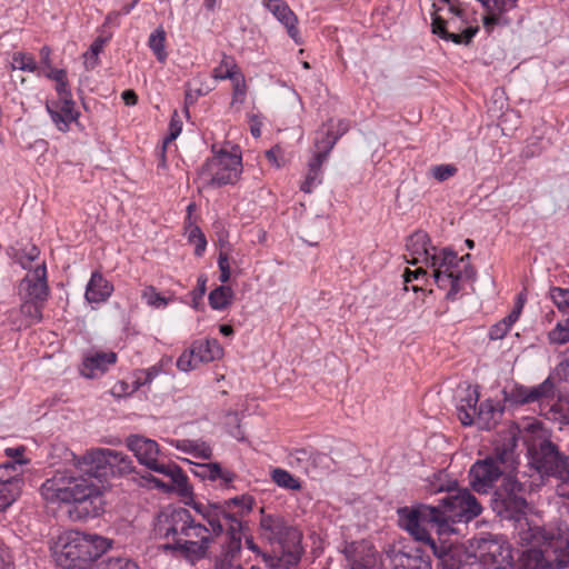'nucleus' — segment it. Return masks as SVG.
Instances as JSON below:
<instances>
[{"label":"nucleus","instance_id":"38","mask_svg":"<svg viewBox=\"0 0 569 569\" xmlns=\"http://www.w3.org/2000/svg\"><path fill=\"white\" fill-rule=\"evenodd\" d=\"M148 46L159 62H164L168 53L166 51V31L162 27L157 28L148 39Z\"/></svg>","mask_w":569,"mask_h":569},{"label":"nucleus","instance_id":"42","mask_svg":"<svg viewBox=\"0 0 569 569\" xmlns=\"http://www.w3.org/2000/svg\"><path fill=\"white\" fill-rule=\"evenodd\" d=\"M23 487L0 485V512L8 509L21 495Z\"/></svg>","mask_w":569,"mask_h":569},{"label":"nucleus","instance_id":"55","mask_svg":"<svg viewBox=\"0 0 569 569\" xmlns=\"http://www.w3.org/2000/svg\"><path fill=\"white\" fill-rule=\"evenodd\" d=\"M321 178H322L321 171L308 169L306 179L302 182L300 189L303 192L310 193L316 186L321 183Z\"/></svg>","mask_w":569,"mask_h":569},{"label":"nucleus","instance_id":"45","mask_svg":"<svg viewBox=\"0 0 569 569\" xmlns=\"http://www.w3.org/2000/svg\"><path fill=\"white\" fill-rule=\"evenodd\" d=\"M231 106L242 104L247 97V82L242 72H239L232 80Z\"/></svg>","mask_w":569,"mask_h":569},{"label":"nucleus","instance_id":"27","mask_svg":"<svg viewBox=\"0 0 569 569\" xmlns=\"http://www.w3.org/2000/svg\"><path fill=\"white\" fill-rule=\"evenodd\" d=\"M486 8L488 13L483 17V26L490 31L498 22L502 12L509 11L516 7L517 0H478Z\"/></svg>","mask_w":569,"mask_h":569},{"label":"nucleus","instance_id":"22","mask_svg":"<svg viewBox=\"0 0 569 569\" xmlns=\"http://www.w3.org/2000/svg\"><path fill=\"white\" fill-rule=\"evenodd\" d=\"M116 362L117 353L113 351H91L83 358L81 375L86 378L100 377Z\"/></svg>","mask_w":569,"mask_h":569},{"label":"nucleus","instance_id":"49","mask_svg":"<svg viewBox=\"0 0 569 569\" xmlns=\"http://www.w3.org/2000/svg\"><path fill=\"white\" fill-rule=\"evenodd\" d=\"M550 298L557 308L565 315H569V290L555 287L550 290Z\"/></svg>","mask_w":569,"mask_h":569},{"label":"nucleus","instance_id":"51","mask_svg":"<svg viewBox=\"0 0 569 569\" xmlns=\"http://www.w3.org/2000/svg\"><path fill=\"white\" fill-rule=\"evenodd\" d=\"M330 457L326 453L317 452L312 449L310 458V473L315 476L319 469H330Z\"/></svg>","mask_w":569,"mask_h":569},{"label":"nucleus","instance_id":"31","mask_svg":"<svg viewBox=\"0 0 569 569\" xmlns=\"http://www.w3.org/2000/svg\"><path fill=\"white\" fill-rule=\"evenodd\" d=\"M20 306V327H30L42 320V309L46 302L21 299Z\"/></svg>","mask_w":569,"mask_h":569},{"label":"nucleus","instance_id":"34","mask_svg":"<svg viewBox=\"0 0 569 569\" xmlns=\"http://www.w3.org/2000/svg\"><path fill=\"white\" fill-rule=\"evenodd\" d=\"M233 296L230 287L219 286L209 293V305L213 310H224L232 303Z\"/></svg>","mask_w":569,"mask_h":569},{"label":"nucleus","instance_id":"19","mask_svg":"<svg viewBox=\"0 0 569 569\" xmlns=\"http://www.w3.org/2000/svg\"><path fill=\"white\" fill-rule=\"evenodd\" d=\"M47 111L50 114L52 122L59 131L67 132L72 122L78 121L80 116L76 109L74 101L69 100H48L46 104Z\"/></svg>","mask_w":569,"mask_h":569},{"label":"nucleus","instance_id":"26","mask_svg":"<svg viewBox=\"0 0 569 569\" xmlns=\"http://www.w3.org/2000/svg\"><path fill=\"white\" fill-rule=\"evenodd\" d=\"M29 460H10L0 465V485L23 487V467Z\"/></svg>","mask_w":569,"mask_h":569},{"label":"nucleus","instance_id":"24","mask_svg":"<svg viewBox=\"0 0 569 569\" xmlns=\"http://www.w3.org/2000/svg\"><path fill=\"white\" fill-rule=\"evenodd\" d=\"M113 292V284L102 273L96 271L86 288V300L90 303H101L108 300Z\"/></svg>","mask_w":569,"mask_h":569},{"label":"nucleus","instance_id":"62","mask_svg":"<svg viewBox=\"0 0 569 569\" xmlns=\"http://www.w3.org/2000/svg\"><path fill=\"white\" fill-rule=\"evenodd\" d=\"M56 91H57V94H58V99L57 100H69V99H72V94H71V91L69 89L67 78L61 80V81L56 82Z\"/></svg>","mask_w":569,"mask_h":569},{"label":"nucleus","instance_id":"3","mask_svg":"<svg viewBox=\"0 0 569 569\" xmlns=\"http://www.w3.org/2000/svg\"><path fill=\"white\" fill-rule=\"evenodd\" d=\"M157 530L168 542L166 549L178 552L190 561L208 556L213 542L207 526L197 521L186 508L160 513Z\"/></svg>","mask_w":569,"mask_h":569},{"label":"nucleus","instance_id":"46","mask_svg":"<svg viewBox=\"0 0 569 569\" xmlns=\"http://www.w3.org/2000/svg\"><path fill=\"white\" fill-rule=\"evenodd\" d=\"M189 242L194 244V254L201 257L207 247V240L198 226H189L187 229Z\"/></svg>","mask_w":569,"mask_h":569},{"label":"nucleus","instance_id":"53","mask_svg":"<svg viewBox=\"0 0 569 569\" xmlns=\"http://www.w3.org/2000/svg\"><path fill=\"white\" fill-rule=\"evenodd\" d=\"M103 40L96 39L84 53V64L87 69H93L98 63V56L102 51Z\"/></svg>","mask_w":569,"mask_h":569},{"label":"nucleus","instance_id":"36","mask_svg":"<svg viewBox=\"0 0 569 569\" xmlns=\"http://www.w3.org/2000/svg\"><path fill=\"white\" fill-rule=\"evenodd\" d=\"M213 87L202 81L201 77L194 78L186 84L184 103L186 106L193 104L199 97L208 94Z\"/></svg>","mask_w":569,"mask_h":569},{"label":"nucleus","instance_id":"50","mask_svg":"<svg viewBox=\"0 0 569 569\" xmlns=\"http://www.w3.org/2000/svg\"><path fill=\"white\" fill-rule=\"evenodd\" d=\"M39 248L34 244H30L29 247L21 250V252L17 253V259L23 269H30L31 263L39 258Z\"/></svg>","mask_w":569,"mask_h":569},{"label":"nucleus","instance_id":"47","mask_svg":"<svg viewBox=\"0 0 569 569\" xmlns=\"http://www.w3.org/2000/svg\"><path fill=\"white\" fill-rule=\"evenodd\" d=\"M457 172L458 168L452 163L436 164L429 169V174L439 182H443L452 178Z\"/></svg>","mask_w":569,"mask_h":569},{"label":"nucleus","instance_id":"30","mask_svg":"<svg viewBox=\"0 0 569 569\" xmlns=\"http://www.w3.org/2000/svg\"><path fill=\"white\" fill-rule=\"evenodd\" d=\"M172 446L177 450L189 453L194 458L207 460L212 456L211 447L202 440L178 439L172 441Z\"/></svg>","mask_w":569,"mask_h":569},{"label":"nucleus","instance_id":"6","mask_svg":"<svg viewBox=\"0 0 569 569\" xmlns=\"http://www.w3.org/2000/svg\"><path fill=\"white\" fill-rule=\"evenodd\" d=\"M110 548L107 538L78 530L62 532L52 542L51 556L61 569H87Z\"/></svg>","mask_w":569,"mask_h":569},{"label":"nucleus","instance_id":"28","mask_svg":"<svg viewBox=\"0 0 569 569\" xmlns=\"http://www.w3.org/2000/svg\"><path fill=\"white\" fill-rule=\"evenodd\" d=\"M523 307V301L519 297L516 307L502 320L495 323L489 330V338L491 340H500L507 336L512 326L518 321Z\"/></svg>","mask_w":569,"mask_h":569},{"label":"nucleus","instance_id":"18","mask_svg":"<svg viewBox=\"0 0 569 569\" xmlns=\"http://www.w3.org/2000/svg\"><path fill=\"white\" fill-rule=\"evenodd\" d=\"M350 569H378L380 557L376 549L366 541L352 543L346 550Z\"/></svg>","mask_w":569,"mask_h":569},{"label":"nucleus","instance_id":"60","mask_svg":"<svg viewBox=\"0 0 569 569\" xmlns=\"http://www.w3.org/2000/svg\"><path fill=\"white\" fill-rule=\"evenodd\" d=\"M327 129L332 131V134H339V138L349 130V123L346 120H330L326 126Z\"/></svg>","mask_w":569,"mask_h":569},{"label":"nucleus","instance_id":"39","mask_svg":"<svg viewBox=\"0 0 569 569\" xmlns=\"http://www.w3.org/2000/svg\"><path fill=\"white\" fill-rule=\"evenodd\" d=\"M272 481L281 488L289 490H300L301 482L295 478L289 471L276 468L271 471Z\"/></svg>","mask_w":569,"mask_h":569},{"label":"nucleus","instance_id":"17","mask_svg":"<svg viewBox=\"0 0 569 569\" xmlns=\"http://www.w3.org/2000/svg\"><path fill=\"white\" fill-rule=\"evenodd\" d=\"M111 449L96 448L88 450L83 456L77 459L76 466L90 473L93 479L99 480L101 476L109 472Z\"/></svg>","mask_w":569,"mask_h":569},{"label":"nucleus","instance_id":"8","mask_svg":"<svg viewBox=\"0 0 569 569\" xmlns=\"http://www.w3.org/2000/svg\"><path fill=\"white\" fill-rule=\"evenodd\" d=\"M429 510L430 521L436 525L438 533L441 536L447 532H453L450 523L468 522L481 513V506L467 489L450 492L441 499V503L431 507Z\"/></svg>","mask_w":569,"mask_h":569},{"label":"nucleus","instance_id":"12","mask_svg":"<svg viewBox=\"0 0 569 569\" xmlns=\"http://www.w3.org/2000/svg\"><path fill=\"white\" fill-rule=\"evenodd\" d=\"M475 556L482 569H510L513 563L511 545L500 536L477 539Z\"/></svg>","mask_w":569,"mask_h":569},{"label":"nucleus","instance_id":"32","mask_svg":"<svg viewBox=\"0 0 569 569\" xmlns=\"http://www.w3.org/2000/svg\"><path fill=\"white\" fill-rule=\"evenodd\" d=\"M396 569H430V561L418 550L412 553L398 552L393 555Z\"/></svg>","mask_w":569,"mask_h":569},{"label":"nucleus","instance_id":"41","mask_svg":"<svg viewBox=\"0 0 569 569\" xmlns=\"http://www.w3.org/2000/svg\"><path fill=\"white\" fill-rule=\"evenodd\" d=\"M338 139L339 134L333 136L330 129L326 128V130L319 131L315 140L316 151H326V157L328 158Z\"/></svg>","mask_w":569,"mask_h":569},{"label":"nucleus","instance_id":"25","mask_svg":"<svg viewBox=\"0 0 569 569\" xmlns=\"http://www.w3.org/2000/svg\"><path fill=\"white\" fill-rule=\"evenodd\" d=\"M478 400V389L476 387H467L457 405L458 418L463 426H470L475 422Z\"/></svg>","mask_w":569,"mask_h":569},{"label":"nucleus","instance_id":"48","mask_svg":"<svg viewBox=\"0 0 569 569\" xmlns=\"http://www.w3.org/2000/svg\"><path fill=\"white\" fill-rule=\"evenodd\" d=\"M548 340L552 345H565L569 341V318L565 322H558L557 326L549 331Z\"/></svg>","mask_w":569,"mask_h":569},{"label":"nucleus","instance_id":"57","mask_svg":"<svg viewBox=\"0 0 569 569\" xmlns=\"http://www.w3.org/2000/svg\"><path fill=\"white\" fill-rule=\"evenodd\" d=\"M218 267L220 270V276H219L220 282H222V283L228 282L230 279L231 271H230L229 257H228L227 252L220 251L219 258H218Z\"/></svg>","mask_w":569,"mask_h":569},{"label":"nucleus","instance_id":"44","mask_svg":"<svg viewBox=\"0 0 569 569\" xmlns=\"http://www.w3.org/2000/svg\"><path fill=\"white\" fill-rule=\"evenodd\" d=\"M240 552H229V545H223L221 555L217 558L214 569H243L242 566L236 561Z\"/></svg>","mask_w":569,"mask_h":569},{"label":"nucleus","instance_id":"63","mask_svg":"<svg viewBox=\"0 0 569 569\" xmlns=\"http://www.w3.org/2000/svg\"><path fill=\"white\" fill-rule=\"evenodd\" d=\"M0 569H13L9 548L0 543Z\"/></svg>","mask_w":569,"mask_h":569},{"label":"nucleus","instance_id":"2","mask_svg":"<svg viewBox=\"0 0 569 569\" xmlns=\"http://www.w3.org/2000/svg\"><path fill=\"white\" fill-rule=\"evenodd\" d=\"M43 499L50 503H71L69 516L74 521L98 517L103 510L102 486L91 476H73L57 471L41 486Z\"/></svg>","mask_w":569,"mask_h":569},{"label":"nucleus","instance_id":"37","mask_svg":"<svg viewBox=\"0 0 569 569\" xmlns=\"http://www.w3.org/2000/svg\"><path fill=\"white\" fill-rule=\"evenodd\" d=\"M253 498L249 495H242L234 498H231L229 500H226L223 503H221L223 507L227 508V510L231 511V513L239 515V520L241 518L249 513L252 510L253 506Z\"/></svg>","mask_w":569,"mask_h":569},{"label":"nucleus","instance_id":"54","mask_svg":"<svg viewBox=\"0 0 569 569\" xmlns=\"http://www.w3.org/2000/svg\"><path fill=\"white\" fill-rule=\"evenodd\" d=\"M159 373V369L156 367H151L148 369L139 370L136 372L134 388L132 390H137L139 387L150 383L154 377Z\"/></svg>","mask_w":569,"mask_h":569},{"label":"nucleus","instance_id":"29","mask_svg":"<svg viewBox=\"0 0 569 569\" xmlns=\"http://www.w3.org/2000/svg\"><path fill=\"white\" fill-rule=\"evenodd\" d=\"M501 413L502 410L497 403L492 400H485L477 410L475 422L482 429H490L496 425Z\"/></svg>","mask_w":569,"mask_h":569},{"label":"nucleus","instance_id":"14","mask_svg":"<svg viewBox=\"0 0 569 569\" xmlns=\"http://www.w3.org/2000/svg\"><path fill=\"white\" fill-rule=\"evenodd\" d=\"M222 356L223 348L217 339H198L180 355L177 367L179 370L188 372L197 369L201 363L219 360Z\"/></svg>","mask_w":569,"mask_h":569},{"label":"nucleus","instance_id":"58","mask_svg":"<svg viewBox=\"0 0 569 569\" xmlns=\"http://www.w3.org/2000/svg\"><path fill=\"white\" fill-rule=\"evenodd\" d=\"M182 130V123L180 121L179 114L177 111L173 112L170 124H169V136L166 138V143L174 140Z\"/></svg>","mask_w":569,"mask_h":569},{"label":"nucleus","instance_id":"7","mask_svg":"<svg viewBox=\"0 0 569 569\" xmlns=\"http://www.w3.org/2000/svg\"><path fill=\"white\" fill-rule=\"evenodd\" d=\"M431 269L435 283L447 292V298L455 299L463 283L475 276L470 263V254L458 257L448 249L433 251L431 261L426 267Z\"/></svg>","mask_w":569,"mask_h":569},{"label":"nucleus","instance_id":"61","mask_svg":"<svg viewBox=\"0 0 569 569\" xmlns=\"http://www.w3.org/2000/svg\"><path fill=\"white\" fill-rule=\"evenodd\" d=\"M236 477L237 476L234 472L229 469H223L219 465V472L214 475V481L219 480L221 485L228 487L236 479Z\"/></svg>","mask_w":569,"mask_h":569},{"label":"nucleus","instance_id":"11","mask_svg":"<svg viewBox=\"0 0 569 569\" xmlns=\"http://www.w3.org/2000/svg\"><path fill=\"white\" fill-rule=\"evenodd\" d=\"M197 511L202 516L203 520L207 521V530L211 533V538L222 535L227 531V541L224 545H229V552L241 551V539H242V521L239 520V515L231 513L221 503H212L208 506L198 505Z\"/></svg>","mask_w":569,"mask_h":569},{"label":"nucleus","instance_id":"1","mask_svg":"<svg viewBox=\"0 0 569 569\" xmlns=\"http://www.w3.org/2000/svg\"><path fill=\"white\" fill-rule=\"evenodd\" d=\"M517 428L508 427L505 443L495 448V455L472 465L469 476L472 489L487 493L503 477L497 495L512 518L520 522L518 532L521 553L517 569H563L569 566V527L531 526L520 516L526 513L527 501L522 496V485L511 475L518 461L515 455Z\"/></svg>","mask_w":569,"mask_h":569},{"label":"nucleus","instance_id":"23","mask_svg":"<svg viewBox=\"0 0 569 569\" xmlns=\"http://www.w3.org/2000/svg\"><path fill=\"white\" fill-rule=\"evenodd\" d=\"M264 6L286 27L289 37L296 43H301L300 33L297 28L298 18L289 6L283 0H267Z\"/></svg>","mask_w":569,"mask_h":569},{"label":"nucleus","instance_id":"52","mask_svg":"<svg viewBox=\"0 0 569 569\" xmlns=\"http://www.w3.org/2000/svg\"><path fill=\"white\" fill-rule=\"evenodd\" d=\"M13 68L34 72L37 70V62L31 54L28 53H16L12 59Z\"/></svg>","mask_w":569,"mask_h":569},{"label":"nucleus","instance_id":"16","mask_svg":"<svg viewBox=\"0 0 569 569\" xmlns=\"http://www.w3.org/2000/svg\"><path fill=\"white\" fill-rule=\"evenodd\" d=\"M21 299H31L46 302L49 296V286L47 282L46 263L38 264L29 271L21 280L19 286Z\"/></svg>","mask_w":569,"mask_h":569},{"label":"nucleus","instance_id":"33","mask_svg":"<svg viewBox=\"0 0 569 569\" xmlns=\"http://www.w3.org/2000/svg\"><path fill=\"white\" fill-rule=\"evenodd\" d=\"M109 472L119 477L136 475L133 461L129 456L111 449Z\"/></svg>","mask_w":569,"mask_h":569},{"label":"nucleus","instance_id":"59","mask_svg":"<svg viewBox=\"0 0 569 569\" xmlns=\"http://www.w3.org/2000/svg\"><path fill=\"white\" fill-rule=\"evenodd\" d=\"M266 158L277 168L284 164L283 153L279 147H274L266 151Z\"/></svg>","mask_w":569,"mask_h":569},{"label":"nucleus","instance_id":"9","mask_svg":"<svg viewBox=\"0 0 569 569\" xmlns=\"http://www.w3.org/2000/svg\"><path fill=\"white\" fill-rule=\"evenodd\" d=\"M438 250V248L431 246L429 236L425 231H416L407 238L403 258L407 263L417 267L413 270L408 267L403 269L402 284L405 291L409 289L415 292L422 290V286L428 281L426 267L431 261L433 251Z\"/></svg>","mask_w":569,"mask_h":569},{"label":"nucleus","instance_id":"35","mask_svg":"<svg viewBox=\"0 0 569 569\" xmlns=\"http://www.w3.org/2000/svg\"><path fill=\"white\" fill-rule=\"evenodd\" d=\"M239 72H241V70L234 58L223 54L219 64L212 70V78L214 80H232Z\"/></svg>","mask_w":569,"mask_h":569},{"label":"nucleus","instance_id":"13","mask_svg":"<svg viewBox=\"0 0 569 569\" xmlns=\"http://www.w3.org/2000/svg\"><path fill=\"white\" fill-rule=\"evenodd\" d=\"M431 507H423L421 510L399 509V526L406 529L415 537V539L428 543L437 557L443 558L450 552L451 545L442 542L440 546H437L423 526V522L427 520L432 527L435 526L430 521V513L428 510Z\"/></svg>","mask_w":569,"mask_h":569},{"label":"nucleus","instance_id":"5","mask_svg":"<svg viewBox=\"0 0 569 569\" xmlns=\"http://www.w3.org/2000/svg\"><path fill=\"white\" fill-rule=\"evenodd\" d=\"M126 445L141 465L167 478L164 481L149 473L142 475L138 481L140 486L159 488L163 492L174 491L182 497L191 495V487L183 470L176 463L158 460L159 446L154 440L131 435L127 438Z\"/></svg>","mask_w":569,"mask_h":569},{"label":"nucleus","instance_id":"15","mask_svg":"<svg viewBox=\"0 0 569 569\" xmlns=\"http://www.w3.org/2000/svg\"><path fill=\"white\" fill-rule=\"evenodd\" d=\"M439 3L448 6L449 12L453 14L451 19L445 21L440 17L432 19L431 28L435 34H438L445 40H450L455 43H468L476 36L478 28H466L462 32L449 31L455 29L460 17V9L457 7V0H437Z\"/></svg>","mask_w":569,"mask_h":569},{"label":"nucleus","instance_id":"4","mask_svg":"<svg viewBox=\"0 0 569 569\" xmlns=\"http://www.w3.org/2000/svg\"><path fill=\"white\" fill-rule=\"evenodd\" d=\"M516 427L517 436L520 435L527 447L530 466L540 476H553L561 480L557 488L559 496L569 498V459H563L555 445L549 440V432L542 423L536 419L523 421Z\"/></svg>","mask_w":569,"mask_h":569},{"label":"nucleus","instance_id":"21","mask_svg":"<svg viewBox=\"0 0 569 569\" xmlns=\"http://www.w3.org/2000/svg\"><path fill=\"white\" fill-rule=\"evenodd\" d=\"M512 397L519 403H549L555 398V385L548 378L538 386H519L512 391Z\"/></svg>","mask_w":569,"mask_h":569},{"label":"nucleus","instance_id":"43","mask_svg":"<svg viewBox=\"0 0 569 569\" xmlns=\"http://www.w3.org/2000/svg\"><path fill=\"white\" fill-rule=\"evenodd\" d=\"M142 300L151 308H164L169 299L162 296L153 286H147L141 292Z\"/></svg>","mask_w":569,"mask_h":569},{"label":"nucleus","instance_id":"40","mask_svg":"<svg viewBox=\"0 0 569 569\" xmlns=\"http://www.w3.org/2000/svg\"><path fill=\"white\" fill-rule=\"evenodd\" d=\"M312 449L300 448L289 453V463L292 467L302 469L306 473H310V458Z\"/></svg>","mask_w":569,"mask_h":569},{"label":"nucleus","instance_id":"64","mask_svg":"<svg viewBox=\"0 0 569 569\" xmlns=\"http://www.w3.org/2000/svg\"><path fill=\"white\" fill-rule=\"evenodd\" d=\"M326 160V151H315L312 159L308 163V169L321 171V166Z\"/></svg>","mask_w":569,"mask_h":569},{"label":"nucleus","instance_id":"10","mask_svg":"<svg viewBox=\"0 0 569 569\" xmlns=\"http://www.w3.org/2000/svg\"><path fill=\"white\" fill-rule=\"evenodd\" d=\"M242 171L241 156L237 150L219 151L209 158L198 170L197 182L200 189L219 188L233 184Z\"/></svg>","mask_w":569,"mask_h":569},{"label":"nucleus","instance_id":"20","mask_svg":"<svg viewBox=\"0 0 569 569\" xmlns=\"http://www.w3.org/2000/svg\"><path fill=\"white\" fill-rule=\"evenodd\" d=\"M261 535L271 543L283 546L296 531L279 515H263L260 520Z\"/></svg>","mask_w":569,"mask_h":569},{"label":"nucleus","instance_id":"56","mask_svg":"<svg viewBox=\"0 0 569 569\" xmlns=\"http://www.w3.org/2000/svg\"><path fill=\"white\" fill-rule=\"evenodd\" d=\"M217 472H219L218 462L198 465V470L194 471L198 477L210 481H214V475H217Z\"/></svg>","mask_w":569,"mask_h":569}]
</instances>
